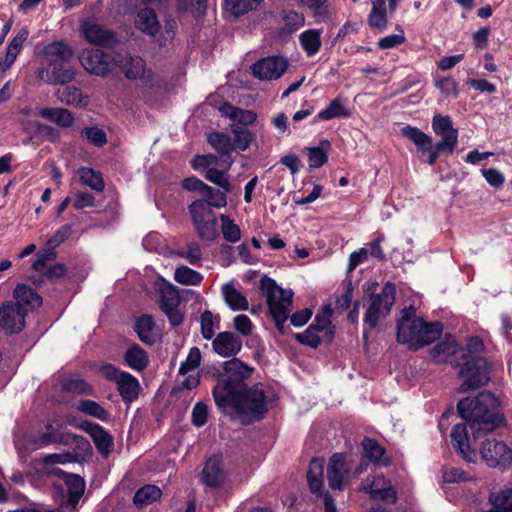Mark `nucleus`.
<instances>
[{"mask_svg":"<svg viewBox=\"0 0 512 512\" xmlns=\"http://www.w3.org/2000/svg\"><path fill=\"white\" fill-rule=\"evenodd\" d=\"M227 379L213 387L212 395L218 409L224 413L232 410L238 415H248L262 420L268 412V400L261 383L249 386L246 380L254 368L239 358L226 363Z\"/></svg>","mask_w":512,"mask_h":512,"instance_id":"f257e3e1","label":"nucleus"},{"mask_svg":"<svg viewBox=\"0 0 512 512\" xmlns=\"http://www.w3.org/2000/svg\"><path fill=\"white\" fill-rule=\"evenodd\" d=\"M457 412L467 422L475 437L481 432H492L505 423L500 402L491 392H480L475 397L460 399Z\"/></svg>","mask_w":512,"mask_h":512,"instance_id":"f03ea898","label":"nucleus"},{"mask_svg":"<svg viewBox=\"0 0 512 512\" xmlns=\"http://www.w3.org/2000/svg\"><path fill=\"white\" fill-rule=\"evenodd\" d=\"M47 67L38 71L40 80L49 85H64L74 80L76 71L69 65L73 52L63 41H54L45 45L41 51Z\"/></svg>","mask_w":512,"mask_h":512,"instance_id":"7ed1b4c3","label":"nucleus"},{"mask_svg":"<svg viewBox=\"0 0 512 512\" xmlns=\"http://www.w3.org/2000/svg\"><path fill=\"white\" fill-rule=\"evenodd\" d=\"M440 321L427 322L423 318L396 324V340L410 350L417 351L438 340L443 333Z\"/></svg>","mask_w":512,"mask_h":512,"instance_id":"20e7f679","label":"nucleus"},{"mask_svg":"<svg viewBox=\"0 0 512 512\" xmlns=\"http://www.w3.org/2000/svg\"><path fill=\"white\" fill-rule=\"evenodd\" d=\"M457 375L461 380L460 393H468L478 390L489 384L494 371V362L490 358H474L456 361Z\"/></svg>","mask_w":512,"mask_h":512,"instance_id":"39448f33","label":"nucleus"},{"mask_svg":"<svg viewBox=\"0 0 512 512\" xmlns=\"http://www.w3.org/2000/svg\"><path fill=\"white\" fill-rule=\"evenodd\" d=\"M259 288L266 297L269 313L276 328L283 333L284 325L289 317V309L285 304L292 305L293 291L279 287L276 281L268 276L261 278Z\"/></svg>","mask_w":512,"mask_h":512,"instance_id":"423d86ee","label":"nucleus"},{"mask_svg":"<svg viewBox=\"0 0 512 512\" xmlns=\"http://www.w3.org/2000/svg\"><path fill=\"white\" fill-rule=\"evenodd\" d=\"M396 300V286L392 282H387L378 294L371 295L369 307L364 315V326L369 330L377 327L379 319L386 317Z\"/></svg>","mask_w":512,"mask_h":512,"instance_id":"0eeeda50","label":"nucleus"},{"mask_svg":"<svg viewBox=\"0 0 512 512\" xmlns=\"http://www.w3.org/2000/svg\"><path fill=\"white\" fill-rule=\"evenodd\" d=\"M159 293L158 305L168 318L172 327H179L184 322V314L180 311V295L176 286L160 278L156 283Z\"/></svg>","mask_w":512,"mask_h":512,"instance_id":"6e6552de","label":"nucleus"},{"mask_svg":"<svg viewBox=\"0 0 512 512\" xmlns=\"http://www.w3.org/2000/svg\"><path fill=\"white\" fill-rule=\"evenodd\" d=\"M193 223L201 238L212 240L217 232V220L214 213L202 200H196L189 205Z\"/></svg>","mask_w":512,"mask_h":512,"instance_id":"1a4fd4ad","label":"nucleus"},{"mask_svg":"<svg viewBox=\"0 0 512 512\" xmlns=\"http://www.w3.org/2000/svg\"><path fill=\"white\" fill-rule=\"evenodd\" d=\"M56 258H37L32 264L31 269L26 273L25 278L36 287H41L45 279H60L66 274V268L63 264H51V260Z\"/></svg>","mask_w":512,"mask_h":512,"instance_id":"9d476101","label":"nucleus"},{"mask_svg":"<svg viewBox=\"0 0 512 512\" xmlns=\"http://www.w3.org/2000/svg\"><path fill=\"white\" fill-rule=\"evenodd\" d=\"M480 453L490 467H512V449L502 441L486 439L481 444Z\"/></svg>","mask_w":512,"mask_h":512,"instance_id":"9b49d317","label":"nucleus"},{"mask_svg":"<svg viewBox=\"0 0 512 512\" xmlns=\"http://www.w3.org/2000/svg\"><path fill=\"white\" fill-rule=\"evenodd\" d=\"M401 134L416 145L418 152L428 154L426 163L431 166L441 154L446 153V150L436 143L432 145V138L417 127L406 125L401 129Z\"/></svg>","mask_w":512,"mask_h":512,"instance_id":"f8f14e48","label":"nucleus"},{"mask_svg":"<svg viewBox=\"0 0 512 512\" xmlns=\"http://www.w3.org/2000/svg\"><path fill=\"white\" fill-rule=\"evenodd\" d=\"M432 130L441 138L436 144L445 149L446 154H452L458 144V130L453 127L451 118L447 115H435L432 119Z\"/></svg>","mask_w":512,"mask_h":512,"instance_id":"ddd939ff","label":"nucleus"},{"mask_svg":"<svg viewBox=\"0 0 512 512\" xmlns=\"http://www.w3.org/2000/svg\"><path fill=\"white\" fill-rule=\"evenodd\" d=\"M289 62L281 56H269L258 60L252 66L253 75L260 80H277L288 69Z\"/></svg>","mask_w":512,"mask_h":512,"instance_id":"4468645a","label":"nucleus"},{"mask_svg":"<svg viewBox=\"0 0 512 512\" xmlns=\"http://www.w3.org/2000/svg\"><path fill=\"white\" fill-rule=\"evenodd\" d=\"M116 63L128 79L138 80L143 86L152 85V72L146 69V63L142 58L126 54Z\"/></svg>","mask_w":512,"mask_h":512,"instance_id":"2eb2a0df","label":"nucleus"},{"mask_svg":"<svg viewBox=\"0 0 512 512\" xmlns=\"http://www.w3.org/2000/svg\"><path fill=\"white\" fill-rule=\"evenodd\" d=\"M83 37L92 44L112 48L118 43L115 32L104 28L93 20H85L80 25Z\"/></svg>","mask_w":512,"mask_h":512,"instance_id":"dca6fc26","label":"nucleus"},{"mask_svg":"<svg viewBox=\"0 0 512 512\" xmlns=\"http://www.w3.org/2000/svg\"><path fill=\"white\" fill-rule=\"evenodd\" d=\"M27 311L21 305L3 304L0 308V329L6 335L19 333L24 329Z\"/></svg>","mask_w":512,"mask_h":512,"instance_id":"f3484780","label":"nucleus"},{"mask_svg":"<svg viewBox=\"0 0 512 512\" xmlns=\"http://www.w3.org/2000/svg\"><path fill=\"white\" fill-rule=\"evenodd\" d=\"M83 68L90 74L106 76L111 71L109 56L100 49H85L79 56Z\"/></svg>","mask_w":512,"mask_h":512,"instance_id":"a211bd4d","label":"nucleus"},{"mask_svg":"<svg viewBox=\"0 0 512 512\" xmlns=\"http://www.w3.org/2000/svg\"><path fill=\"white\" fill-rule=\"evenodd\" d=\"M80 428L90 435L100 455L108 458L114 448V440L110 433L101 425L87 420L81 423Z\"/></svg>","mask_w":512,"mask_h":512,"instance_id":"6ab92c4d","label":"nucleus"},{"mask_svg":"<svg viewBox=\"0 0 512 512\" xmlns=\"http://www.w3.org/2000/svg\"><path fill=\"white\" fill-rule=\"evenodd\" d=\"M242 346L241 338L231 331L220 332L212 339L213 352L223 358H237Z\"/></svg>","mask_w":512,"mask_h":512,"instance_id":"aec40b11","label":"nucleus"},{"mask_svg":"<svg viewBox=\"0 0 512 512\" xmlns=\"http://www.w3.org/2000/svg\"><path fill=\"white\" fill-rule=\"evenodd\" d=\"M346 456L344 453H334L328 462L327 480L332 490H342L345 477L348 475Z\"/></svg>","mask_w":512,"mask_h":512,"instance_id":"412c9836","label":"nucleus"},{"mask_svg":"<svg viewBox=\"0 0 512 512\" xmlns=\"http://www.w3.org/2000/svg\"><path fill=\"white\" fill-rule=\"evenodd\" d=\"M450 437L454 450L462 457V459L466 462H474L476 453L470 445L467 425L464 423L454 425L451 430Z\"/></svg>","mask_w":512,"mask_h":512,"instance_id":"4be33fe9","label":"nucleus"},{"mask_svg":"<svg viewBox=\"0 0 512 512\" xmlns=\"http://www.w3.org/2000/svg\"><path fill=\"white\" fill-rule=\"evenodd\" d=\"M133 329L139 340L148 346H153L160 338V332L157 330L154 316L151 314H142L136 317Z\"/></svg>","mask_w":512,"mask_h":512,"instance_id":"5701e85b","label":"nucleus"},{"mask_svg":"<svg viewBox=\"0 0 512 512\" xmlns=\"http://www.w3.org/2000/svg\"><path fill=\"white\" fill-rule=\"evenodd\" d=\"M363 458L374 465L387 467L391 464V458L387 450L376 439L364 437L361 442Z\"/></svg>","mask_w":512,"mask_h":512,"instance_id":"b1692460","label":"nucleus"},{"mask_svg":"<svg viewBox=\"0 0 512 512\" xmlns=\"http://www.w3.org/2000/svg\"><path fill=\"white\" fill-rule=\"evenodd\" d=\"M430 356L437 362H449L454 365L459 360V345L452 337H446L430 349Z\"/></svg>","mask_w":512,"mask_h":512,"instance_id":"393cba45","label":"nucleus"},{"mask_svg":"<svg viewBox=\"0 0 512 512\" xmlns=\"http://www.w3.org/2000/svg\"><path fill=\"white\" fill-rule=\"evenodd\" d=\"M220 458H209L202 470V481L209 487H220L225 481V473Z\"/></svg>","mask_w":512,"mask_h":512,"instance_id":"a878e982","label":"nucleus"},{"mask_svg":"<svg viewBox=\"0 0 512 512\" xmlns=\"http://www.w3.org/2000/svg\"><path fill=\"white\" fill-rule=\"evenodd\" d=\"M117 383V391L124 403H131L138 398L140 384L136 377L126 372L122 374Z\"/></svg>","mask_w":512,"mask_h":512,"instance_id":"bb28decb","label":"nucleus"},{"mask_svg":"<svg viewBox=\"0 0 512 512\" xmlns=\"http://www.w3.org/2000/svg\"><path fill=\"white\" fill-rule=\"evenodd\" d=\"M124 363L129 368L142 372L149 365L147 352L138 344H132L124 353Z\"/></svg>","mask_w":512,"mask_h":512,"instance_id":"cd10ccee","label":"nucleus"},{"mask_svg":"<svg viewBox=\"0 0 512 512\" xmlns=\"http://www.w3.org/2000/svg\"><path fill=\"white\" fill-rule=\"evenodd\" d=\"M36 114L62 128H68L74 123L72 113L68 109L61 107L39 108L36 110Z\"/></svg>","mask_w":512,"mask_h":512,"instance_id":"c85d7f7f","label":"nucleus"},{"mask_svg":"<svg viewBox=\"0 0 512 512\" xmlns=\"http://www.w3.org/2000/svg\"><path fill=\"white\" fill-rule=\"evenodd\" d=\"M486 352V346L483 339L478 335L467 337L465 344L459 346V360H469L474 358H486L483 354Z\"/></svg>","mask_w":512,"mask_h":512,"instance_id":"c756f323","label":"nucleus"},{"mask_svg":"<svg viewBox=\"0 0 512 512\" xmlns=\"http://www.w3.org/2000/svg\"><path fill=\"white\" fill-rule=\"evenodd\" d=\"M13 296L17 300L16 305L29 306L31 309L39 308L42 306V297L29 285L25 283L18 284L14 291Z\"/></svg>","mask_w":512,"mask_h":512,"instance_id":"7c9ffc66","label":"nucleus"},{"mask_svg":"<svg viewBox=\"0 0 512 512\" xmlns=\"http://www.w3.org/2000/svg\"><path fill=\"white\" fill-rule=\"evenodd\" d=\"M219 111L223 116L243 126L253 124L257 118L253 111L238 108L227 102L220 106Z\"/></svg>","mask_w":512,"mask_h":512,"instance_id":"2f4dec72","label":"nucleus"},{"mask_svg":"<svg viewBox=\"0 0 512 512\" xmlns=\"http://www.w3.org/2000/svg\"><path fill=\"white\" fill-rule=\"evenodd\" d=\"M70 439L76 440L77 443H79L78 440H81L82 442H84V444L87 446V448L91 449L89 442L84 440L83 437L72 435L69 433H59L56 431H46V432L40 434L34 442L36 444H38L40 447H44V446H48L51 444L67 445L69 443Z\"/></svg>","mask_w":512,"mask_h":512,"instance_id":"473e14b6","label":"nucleus"},{"mask_svg":"<svg viewBox=\"0 0 512 512\" xmlns=\"http://www.w3.org/2000/svg\"><path fill=\"white\" fill-rule=\"evenodd\" d=\"M222 295L225 303L232 311L248 310L249 304L246 296L237 290L233 284H224L222 286Z\"/></svg>","mask_w":512,"mask_h":512,"instance_id":"72a5a7b5","label":"nucleus"},{"mask_svg":"<svg viewBox=\"0 0 512 512\" xmlns=\"http://www.w3.org/2000/svg\"><path fill=\"white\" fill-rule=\"evenodd\" d=\"M135 25L139 30L151 36H154L160 28L155 12L149 8L137 12Z\"/></svg>","mask_w":512,"mask_h":512,"instance_id":"f704fd0d","label":"nucleus"},{"mask_svg":"<svg viewBox=\"0 0 512 512\" xmlns=\"http://www.w3.org/2000/svg\"><path fill=\"white\" fill-rule=\"evenodd\" d=\"M350 110L341 97L333 99L326 109L318 112L315 121H328L335 118H346L350 116Z\"/></svg>","mask_w":512,"mask_h":512,"instance_id":"c9c22d12","label":"nucleus"},{"mask_svg":"<svg viewBox=\"0 0 512 512\" xmlns=\"http://www.w3.org/2000/svg\"><path fill=\"white\" fill-rule=\"evenodd\" d=\"M64 483L67 486L68 504L76 506L85 490L84 479L77 474H71L67 476V479H64Z\"/></svg>","mask_w":512,"mask_h":512,"instance_id":"e433bc0d","label":"nucleus"},{"mask_svg":"<svg viewBox=\"0 0 512 512\" xmlns=\"http://www.w3.org/2000/svg\"><path fill=\"white\" fill-rule=\"evenodd\" d=\"M161 489L153 484H147L139 488L133 497V502L137 507H144L152 504L161 498Z\"/></svg>","mask_w":512,"mask_h":512,"instance_id":"4c0bfd02","label":"nucleus"},{"mask_svg":"<svg viewBox=\"0 0 512 512\" xmlns=\"http://www.w3.org/2000/svg\"><path fill=\"white\" fill-rule=\"evenodd\" d=\"M299 42L307 56H314L321 47V31L309 29L299 35Z\"/></svg>","mask_w":512,"mask_h":512,"instance_id":"58836bf2","label":"nucleus"},{"mask_svg":"<svg viewBox=\"0 0 512 512\" xmlns=\"http://www.w3.org/2000/svg\"><path fill=\"white\" fill-rule=\"evenodd\" d=\"M220 315H214L210 310H204L200 315L201 335L205 340L215 337V329H219Z\"/></svg>","mask_w":512,"mask_h":512,"instance_id":"ea45409f","label":"nucleus"},{"mask_svg":"<svg viewBox=\"0 0 512 512\" xmlns=\"http://www.w3.org/2000/svg\"><path fill=\"white\" fill-rule=\"evenodd\" d=\"M78 410L103 422H108L110 420V413L94 400H81L78 404Z\"/></svg>","mask_w":512,"mask_h":512,"instance_id":"a19ab883","label":"nucleus"},{"mask_svg":"<svg viewBox=\"0 0 512 512\" xmlns=\"http://www.w3.org/2000/svg\"><path fill=\"white\" fill-rule=\"evenodd\" d=\"M72 233V226L66 224L59 228L56 233L47 240L40 256H55V249L64 242Z\"/></svg>","mask_w":512,"mask_h":512,"instance_id":"79ce46f5","label":"nucleus"},{"mask_svg":"<svg viewBox=\"0 0 512 512\" xmlns=\"http://www.w3.org/2000/svg\"><path fill=\"white\" fill-rule=\"evenodd\" d=\"M78 175L82 184L97 192H102L104 190L105 184L100 172L91 168L81 167L78 170Z\"/></svg>","mask_w":512,"mask_h":512,"instance_id":"37998d69","label":"nucleus"},{"mask_svg":"<svg viewBox=\"0 0 512 512\" xmlns=\"http://www.w3.org/2000/svg\"><path fill=\"white\" fill-rule=\"evenodd\" d=\"M369 26L382 32L387 27L386 9L383 1H374L372 10L369 14Z\"/></svg>","mask_w":512,"mask_h":512,"instance_id":"c03bdc74","label":"nucleus"},{"mask_svg":"<svg viewBox=\"0 0 512 512\" xmlns=\"http://www.w3.org/2000/svg\"><path fill=\"white\" fill-rule=\"evenodd\" d=\"M342 293L336 296L335 309L338 313H343L348 310L352 303L354 286L352 280L345 278L341 283Z\"/></svg>","mask_w":512,"mask_h":512,"instance_id":"a18cd8bd","label":"nucleus"},{"mask_svg":"<svg viewBox=\"0 0 512 512\" xmlns=\"http://www.w3.org/2000/svg\"><path fill=\"white\" fill-rule=\"evenodd\" d=\"M143 246L149 253L170 256L172 250L166 245L165 240L158 233H150L143 239Z\"/></svg>","mask_w":512,"mask_h":512,"instance_id":"49530a36","label":"nucleus"},{"mask_svg":"<svg viewBox=\"0 0 512 512\" xmlns=\"http://www.w3.org/2000/svg\"><path fill=\"white\" fill-rule=\"evenodd\" d=\"M208 143L222 155H230L233 151L231 138L222 132H212L208 134Z\"/></svg>","mask_w":512,"mask_h":512,"instance_id":"de8ad7c7","label":"nucleus"},{"mask_svg":"<svg viewBox=\"0 0 512 512\" xmlns=\"http://www.w3.org/2000/svg\"><path fill=\"white\" fill-rule=\"evenodd\" d=\"M264 0H225L227 10L235 17L256 9Z\"/></svg>","mask_w":512,"mask_h":512,"instance_id":"09e8293b","label":"nucleus"},{"mask_svg":"<svg viewBox=\"0 0 512 512\" xmlns=\"http://www.w3.org/2000/svg\"><path fill=\"white\" fill-rule=\"evenodd\" d=\"M316 332H323V343L329 345L334 340L336 328L332 321H326L320 315L316 314L312 324L308 326Z\"/></svg>","mask_w":512,"mask_h":512,"instance_id":"8fccbe9b","label":"nucleus"},{"mask_svg":"<svg viewBox=\"0 0 512 512\" xmlns=\"http://www.w3.org/2000/svg\"><path fill=\"white\" fill-rule=\"evenodd\" d=\"M57 98L67 105L82 106L86 104L83 100L81 89L74 86H65L57 91Z\"/></svg>","mask_w":512,"mask_h":512,"instance_id":"3c124183","label":"nucleus"},{"mask_svg":"<svg viewBox=\"0 0 512 512\" xmlns=\"http://www.w3.org/2000/svg\"><path fill=\"white\" fill-rule=\"evenodd\" d=\"M174 279L177 283L182 285L196 286L201 284L203 276L187 266H181L176 269Z\"/></svg>","mask_w":512,"mask_h":512,"instance_id":"603ef678","label":"nucleus"},{"mask_svg":"<svg viewBox=\"0 0 512 512\" xmlns=\"http://www.w3.org/2000/svg\"><path fill=\"white\" fill-rule=\"evenodd\" d=\"M204 176L208 181L217 185L225 192H231L233 190L226 171L211 167L210 169H207Z\"/></svg>","mask_w":512,"mask_h":512,"instance_id":"864d4df0","label":"nucleus"},{"mask_svg":"<svg viewBox=\"0 0 512 512\" xmlns=\"http://www.w3.org/2000/svg\"><path fill=\"white\" fill-rule=\"evenodd\" d=\"M204 200H202L207 207L222 208L227 205V199L224 192L216 190L211 186L207 185L204 192L202 193Z\"/></svg>","mask_w":512,"mask_h":512,"instance_id":"5fc2aeb1","label":"nucleus"},{"mask_svg":"<svg viewBox=\"0 0 512 512\" xmlns=\"http://www.w3.org/2000/svg\"><path fill=\"white\" fill-rule=\"evenodd\" d=\"M319 333L307 327L303 333H295L294 339L301 345L317 349L323 343V336L320 337Z\"/></svg>","mask_w":512,"mask_h":512,"instance_id":"6e6d98bb","label":"nucleus"},{"mask_svg":"<svg viewBox=\"0 0 512 512\" xmlns=\"http://www.w3.org/2000/svg\"><path fill=\"white\" fill-rule=\"evenodd\" d=\"M201 359L202 356L200 349L198 347H192L186 360L180 365L179 374L185 375L195 370L200 365Z\"/></svg>","mask_w":512,"mask_h":512,"instance_id":"4d7b16f0","label":"nucleus"},{"mask_svg":"<svg viewBox=\"0 0 512 512\" xmlns=\"http://www.w3.org/2000/svg\"><path fill=\"white\" fill-rule=\"evenodd\" d=\"M483 512H512V490L497 495L492 501V508Z\"/></svg>","mask_w":512,"mask_h":512,"instance_id":"13d9d810","label":"nucleus"},{"mask_svg":"<svg viewBox=\"0 0 512 512\" xmlns=\"http://www.w3.org/2000/svg\"><path fill=\"white\" fill-rule=\"evenodd\" d=\"M222 221V234L224 238L232 243L237 242L240 239L241 232L240 228L233 223L227 216H221Z\"/></svg>","mask_w":512,"mask_h":512,"instance_id":"bf43d9fd","label":"nucleus"},{"mask_svg":"<svg viewBox=\"0 0 512 512\" xmlns=\"http://www.w3.org/2000/svg\"><path fill=\"white\" fill-rule=\"evenodd\" d=\"M208 406L203 402H197L192 410L191 422L195 427H202L207 423Z\"/></svg>","mask_w":512,"mask_h":512,"instance_id":"052dcab7","label":"nucleus"},{"mask_svg":"<svg viewBox=\"0 0 512 512\" xmlns=\"http://www.w3.org/2000/svg\"><path fill=\"white\" fill-rule=\"evenodd\" d=\"M82 134L86 136L90 143L97 147H102L107 142L106 133L98 127L85 128Z\"/></svg>","mask_w":512,"mask_h":512,"instance_id":"680f3d73","label":"nucleus"},{"mask_svg":"<svg viewBox=\"0 0 512 512\" xmlns=\"http://www.w3.org/2000/svg\"><path fill=\"white\" fill-rule=\"evenodd\" d=\"M308 160L311 168H319L327 162L328 156L322 148L312 147L308 149Z\"/></svg>","mask_w":512,"mask_h":512,"instance_id":"e2e57ef3","label":"nucleus"},{"mask_svg":"<svg viewBox=\"0 0 512 512\" xmlns=\"http://www.w3.org/2000/svg\"><path fill=\"white\" fill-rule=\"evenodd\" d=\"M233 327L243 336H249L253 330V323L247 315L240 314L234 317Z\"/></svg>","mask_w":512,"mask_h":512,"instance_id":"0e129e2a","label":"nucleus"},{"mask_svg":"<svg viewBox=\"0 0 512 512\" xmlns=\"http://www.w3.org/2000/svg\"><path fill=\"white\" fill-rule=\"evenodd\" d=\"M77 459L76 454L71 452H64V453H53L48 454L44 458V463L46 465H53V464H66V463H72L75 462Z\"/></svg>","mask_w":512,"mask_h":512,"instance_id":"69168bd1","label":"nucleus"},{"mask_svg":"<svg viewBox=\"0 0 512 512\" xmlns=\"http://www.w3.org/2000/svg\"><path fill=\"white\" fill-rule=\"evenodd\" d=\"M405 41L406 38L403 31H401L399 34H391L379 39L377 45L380 49L385 50L397 47L403 44Z\"/></svg>","mask_w":512,"mask_h":512,"instance_id":"338daca9","label":"nucleus"},{"mask_svg":"<svg viewBox=\"0 0 512 512\" xmlns=\"http://www.w3.org/2000/svg\"><path fill=\"white\" fill-rule=\"evenodd\" d=\"M214 164H216V157L212 155H196L191 161L192 167L197 171L204 172V174Z\"/></svg>","mask_w":512,"mask_h":512,"instance_id":"774afa93","label":"nucleus"}]
</instances>
